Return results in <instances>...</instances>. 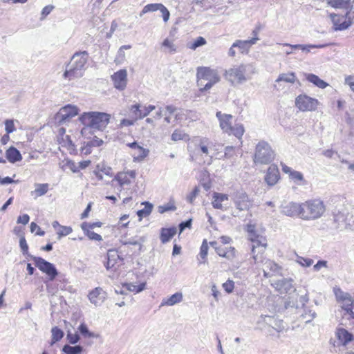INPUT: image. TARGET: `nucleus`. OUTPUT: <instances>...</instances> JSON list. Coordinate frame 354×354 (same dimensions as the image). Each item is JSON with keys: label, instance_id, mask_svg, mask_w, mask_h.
Wrapping results in <instances>:
<instances>
[{"label": "nucleus", "instance_id": "f8f14e48", "mask_svg": "<svg viewBox=\"0 0 354 354\" xmlns=\"http://www.w3.org/2000/svg\"><path fill=\"white\" fill-rule=\"evenodd\" d=\"M332 213L333 216V222L336 224V228H339L346 223L348 212L344 205L341 204L337 205L333 210Z\"/></svg>", "mask_w": 354, "mask_h": 354}, {"label": "nucleus", "instance_id": "2f4dec72", "mask_svg": "<svg viewBox=\"0 0 354 354\" xmlns=\"http://www.w3.org/2000/svg\"><path fill=\"white\" fill-rule=\"evenodd\" d=\"M183 300V295L181 292H176L167 299L162 301L161 306H174L180 303Z\"/></svg>", "mask_w": 354, "mask_h": 354}, {"label": "nucleus", "instance_id": "2eb2a0df", "mask_svg": "<svg viewBox=\"0 0 354 354\" xmlns=\"http://www.w3.org/2000/svg\"><path fill=\"white\" fill-rule=\"evenodd\" d=\"M292 282L293 281L291 279L282 278L274 281L272 285L281 293H288L295 290Z\"/></svg>", "mask_w": 354, "mask_h": 354}, {"label": "nucleus", "instance_id": "ea45409f", "mask_svg": "<svg viewBox=\"0 0 354 354\" xmlns=\"http://www.w3.org/2000/svg\"><path fill=\"white\" fill-rule=\"evenodd\" d=\"M142 205H144L145 207L137 212V215L140 218V220H141L143 217L149 216L153 209V205L149 202H143Z\"/></svg>", "mask_w": 354, "mask_h": 354}, {"label": "nucleus", "instance_id": "7c9ffc66", "mask_svg": "<svg viewBox=\"0 0 354 354\" xmlns=\"http://www.w3.org/2000/svg\"><path fill=\"white\" fill-rule=\"evenodd\" d=\"M176 234V228L171 227L169 228L162 227L160 230V241L162 243L169 242Z\"/></svg>", "mask_w": 354, "mask_h": 354}, {"label": "nucleus", "instance_id": "20e7f679", "mask_svg": "<svg viewBox=\"0 0 354 354\" xmlns=\"http://www.w3.org/2000/svg\"><path fill=\"white\" fill-rule=\"evenodd\" d=\"M197 84L200 91L204 92L210 89L220 81V77L216 71L208 67H198L196 73Z\"/></svg>", "mask_w": 354, "mask_h": 354}, {"label": "nucleus", "instance_id": "f3484780", "mask_svg": "<svg viewBox=\"0 0 354 354\" xmlns=\"http://www.w3.org/2000/svg\"><path fill=\"white\" fill-rule=\"evenodd\" d=\"M280 178V174L277 166L274 164L271 165L267 170L265 176V181L269 186H273L277 184Z\"/></svg>", "mask_w": 354, "mask_h": 354}, {"label": "nucleus", "instance_id": "423d86ee", "mask_svg": "<svg viewBox=\"0 0 354 354\" xmlns=\"http://www.w3.org/2000/svg\"><path fill=\"white\" fill-rule=\"evenodd\" d=\"M274 157L275 153L268 142L261 140L257 143L253 156V161L256 165L270 164Z\"/></svg>", "mask_w": 354, "mask_h": 354}, {"label": "nucleus", "instance_id": "72a5a7b5", "mask_svg": "<svg viewBox=\"0 0 354 354\" xmlns=\"http://www.w3.org/2000/svg\"><path fill=\"white\" fill-rule=\"evenodd\" d=\"M145 241H146V238L145 236H140L138 239H136L134 237V238H131V239H129L127 240H121V243L124 245H132L138 246V251H139V253H140L142 251V246H143L142 244H143V243L145 242Z\"/></svg>", "mask_w": 354, "mask_h": 354}, {"label": "nucleus", "instance_id": "5701e85b", "mask_svg": "<svg viewBox=\"0 0 354 354\" xmlns=\"http://www.w3.org/2000/svg\"><path fill=\"white\" fill-rule=\"evenodd\" d=\"M216 116L219 120L221 129L224 132L227 133L232 127L230 120L232 118V115L230 114L222 113L221 111H217Z\"/></svg>", "mask_w": 354, "mask_h": 354}, {"label": "nucleus", "instance_id": "7ed1b4c3", "mask_svg": "<svg viewBox=\"0 0 354 354\" xmlns=\"http://www.w3.org/2000/svg\"><path fill=\"white\" fill-rule=\"evenodd\" d=\"M256 73V68L253 64H242L225 71V77L232 84H242L251 80Z\"/></svg>", "mask_w": 354, "mask_h": 354}, {"label": "nucleus", "instance_id": "bf43d9fd", "mask_svg": "<svg viewBox=\"0 0 354 354\" xmlns=\"http://www.w3.org/2000/svg\"><path fill=\"white\" fill-rule=\"evenodd\" d=\"M30 229L31 232H34L36 230V235L44 236L45 234V232L41 230L40 227L35 222L30 223Z\"/></svg>", "mask_w": 354, "mask_h": 354}, {"label": "nucleus", "instance_id": "e2e57ef3", "mask_svg": "<svg viewBox=\"0 0 354 354\" xmlns=\"http://www.w3.org/2000/svg\"><path fill=\"white\" fill-rule=\"evenodd\" d=\"M223 288L227 293H231L234 288V281L232 280H227L226 282L223 283Z\"/></svg>", "mask_w": 354, "mask_h": 354}, {"label": "nucleus", "instance_id": "f704fd0d", "mask_svg": "<svg viewBox=\"0 0 354 354\" xmlns=\"http://www.w3.org/2000/svg\"><path fill=\"white\" fill-rule=\"evenodd\" d=\"M48 183H37L35 184V189L31 192V195L35 196V198L39 197L45 195L48 190Z\"/></svg>", "mask_w": 354, "mask_h": 354}, {"label": "nucleus", "instance_id": "4c0bfd02", "mask_svg": "<svg viewBox=\"0 0 354 354\" xmlns=\"http://www.w3.org/2000/svg\"><path fill=\"white\" fill-rule=\"evenodd\" d=\"M296 80L297 77L295 73L291 72L288 73H281L276 80V82H285L293 84L296 82Z\"/></svg>", "mask_w": 354, "mask_h": 354}, {"label": "nucleus", "instance_id": "393cba45", "mask_svg": "<svg viewBox=\"0 0 354 354\" xmlns=\"http://www.w3.org/2000/svg\"><path fill=\"white\" fill-rule=\"evenodd\" d=\"M279 266L274 263V261L271 260H266V262L263 264V274L266 277H270L271 276L274 275L275 273L279 272Z\"/></svg>", "mask_w": 354, "mask_h": 354}, {"label": "nucleus", "instance_id": "6e6552de", "mask_svg": "<svg viewBox=\"0 0 354 354\" xmlns=\"http://www.w3.org/2000/svg\"><path fill=\"white\" fill-rule=\"evenodd\" d=\"M250 241L252 242L251 252L252 254V258L254 263H257L261 261V256H259V254H262L267 245L266 239L257 234V236L251 235Z\"/></svg>", "mask_w": 354, "mask_h": 354}, {"label": "nucleus", "instance_id": "ddd939ff", "mask_svg": "<svg viewBox=\"0 0 354 354\" xmlns=\"http://www.w3.org/2000/svg\"><path fill=\"white\" fill-rule=\"evenodd\" d=\"M114 87L120 91L125 89L127 84V71L126 69H120L111 75Z\"/></svg>", "mask_w": 354, "mask_h": 354}, {"label": "nucleus", "instance_id": "37998d69", "mask_svg": "<svg viewBox=\"0 0 354 354\" xmlns=\"http://www.w3.org/2000/svg\"><path fill=\"white\" fill-rule=\"evenodd\" d=\"M162 3H149L146 5L140 12V17H142L143 15L150 12H156L160 10Z\"/></svg>", "mask_w": 354, "mask_h": 354}, {"label": "nucleus", "instance_id": "c756f323", "mask_svg": "<svg viewBox=\"0 0 354 354\" xmlns=\"http://www.w3.org/2000/svg\"><path fill=\"white\" fill-rule=\"evenodd\" d=\"M259 39V38H252L248 40H236L233 43L232 47L239 48L241 52L248 50L250 47L255 44Z\"/></svg>", "mask_w": 354, "mask_h": 354}, {"label": "nucleus", "instance_id": "473e14b6", "mask_svg": "<svg viewBox=\"0 0 354 354\" xmlns=\"http://www.w3.org/2000/svg\"><path fill=\"white\" fill-rule=\"evenodd\" d=\"M338 339L346 345L353 339V335L344 328H338L337 331Z\"/></svg>", "mask_w": 354, "mask_h": 354}, {"label": "nucleus", "instance_id": "412c9836", "mask_svg": "<svg viewBox=\"0 0 354 354\" xmlns=\"http://www.w3.org/2000/svg\"><path fill=\"white\" fill-rule=\"evenodd\" d=\"M330 17L331 18L333 26V29L334 31H340L348 29L350 27V23L345 22V21H342L344 18H342V16L340 17L336 14H330Z\"/></svg>", "mask_w": 354, "mask_h": 354}, {"label": "nucleus", "instance_id": "bb28decb", "mask_svg": "<svg viewBox=\"0 0 354 354\" xmlns=\"http://www.w3.org/2000/svg\"><path fill=\"white\" fill-rule=\"evenodd\" d=\"M212 198L213 201L212 204L213 207L215 209H223L224 207L222 203L228 201L229 197L227 194L214 192L212 195Z\"/></svg>", "mask_w": 354, "mask_h": 354}, {"label": "nucleus", "instance_id": "49530a36", "mask_svg": "<svg viewBox=\"0 0 354 354\" xmlns=\"http://www.w3.org/2000/svg\"><path fill=\"white\" fill-rule=\"evenodd\" d=\"M304 313L301 315V317L305 320L306 323L310 322L315 317L316 313L308 308L304 307Z\"/></svg>", "mask_w": 354, "mask_h": 354}, {"label": "nucleus", "instance_id": "a19ab883", "mask_svg": "<svg viewBox=\"0 0 354 354\" xmlns=\"http://www.w3.org/2000/svg\"><path fill=\"white\" fill-rule=\"evenodd\" d=\"M244 133V127L243 124H236L232 126L230 129L227 132L229 135H234L237 138H241Z\"/></svg>", "mask_w": 354, "mask_h": 354}, {"label": "nucleus", "instance_id": "864d4df0", "mask_svg": "<svg viewBox=\"0 0 354 354\" xmlns=\"http://www.w3.org/2000/svg\"><path fill=\"white\" fill-rule=\"evenodd\" d=\"M73 230L69 226H60V229L57 232L58 239H59L62 236H67L72 232Z\"/></svg>", "mask_w": 354, "mask_h": 354}, {"label": "nucleus", "instance_id": "1a4fd4ad", "mask_svg": "<svg viewBox=\"0 0 354 354\" xmlns=\"http://www.w3.org/2000/svg\"><path fill=\"white\" fill-rule=\"evenodd\" d=\"M319 105V101L311 97L306 94L299 95L295 98V106L301 111H315Z\"/></svg>", "mask_w": 354, "mask_h": 354}, {"label": "nucleus", "instance_id": "69168bd1", "mask_svg": "<svg viewBox=\"0 0 354 354\" xmlns=\"http://www.w3.org/2000/svg\"><path fill=\"white\" fill-rule=\"evenodd\" d=\"M297 261L300 265H301L302 266H304V267H309L313 263V261L312 259H310L303 258V257H298Z\"/></svg>", "mask_w": 354, "mask_h": 354}, {"label": "nucleus", "instance_id": "cd10ccee", "mask_svg": "<svg viewBox=\"0 0 354 354\" xmlns=\"http://www.w3.org/2000/svg\"><path fill=\"white\" fill-rule=\"evenodd\" d=\"M6 156L7 160L11 163H15L22 160L20 151L15 147H10L7 149Z\"/></svg>", "mask_w": 354, "mask_h": 354}, {"label": "nucleus", "instance_id": "4d7b16f0", "mask_svg": "<svg viewBox=\"0 0 354 354\" xmlns=\"http://www.w3.org/2000/svg\"><path fill=\"white\" fill-rule=\"evenodd\" d=\"M176 209V207L174 204L167 203L164 205H161L158 207V212L160 214H163L168 211H175Z\"/></svg>", "mask_w": 354, "mask_h": 354}, {"label": "nucleus", "instance_id": "79ce46f5", "mask_svg": "<svg viewBox=\"0 0 354 354\" xmlns=\"http://www.w3.org/2000/svg\"><path fill=\"white\" fill-rule=\"evenodd\" d=\"M51 334H52V339H51V344H53L59 341H60L64 335V331L58 328L57 326L53 327L51 329Z\"/></svg>", "mask_w": 354, "mask_h": 354}, {"label": "nucleus", "instance_id": "5fc2aeb1", "mask_svg": "<svg viewBox=\"0 0 354 354\" xmlns=\"http://www.w3.org/2000/svg\"><path fill=\"white\" fill-rule=\"evenodd\" d=\"M206 44V40L203 37H198L192 44L189 48L192 50L196 49L198 47L202 46Z\"/></svg>", "mask_w": 354, "mask_h": 354}, {"label": "nucleus", "instance_id": "dca6fc26", "mask_svg": "<svg viewBox=\"0 0 354 354\" xmlns=\"http://www.w3.org/2000/svg\"><path fill=\"white\" fill-rule=\"evenodd\" d=\"M340 299L343 301L342 308L351 319H354V300L348 292H341Z\"/></svg>", "mask_w": 354, "mask_h": 354}, {"label": "nucleus", "instance_id": "09e8293b", "mask_svg": "<svg viewBox=\"0 0 354 354\" xmlns=\"http://www.w3.org/2000/svg\"><path fill=\"white\" fill-rule=\"evenodd\" d=\"M84 231V234L88 236V238L91 240L100 241L102 240L101 235L91 231L90 229L87 228H82Z\"/></svg>", "mask_w": 354, "mask_h": 354}, {"label": "nucleus", "instance_id": "c9c22d12", "mask_svg": "<svg viewBox=\"0 0 354 354\" xmlns=\"http://www.w3.org/2000/svg\"><path fill=\"white\" fill-rule=\"evenodd\" d=\"M328 3L335 8H344L348 10L350 8V0H329Z\"/></svg>", "mask_w": 354, "mask_h": 354}, {"label": "nucleus", "instance_id": "9d476101", "mask_svg": "<svg viewBox=\"0 0 354 354\" xmlns=\"http://www.w3.org/2000/svg\"><path fill=\"white\" fill-rule=\"evenodd\" d=\"M232 199L236 207L240 211L248 210L252 206V201L245 192H236L234 193Z\"/></svg>", "mask_w": 354, "mask_h": 354}, {"label": "nucleus", "instance_id": "13d9d810", "mask_svg": "<svg viewBox=\"0 0 354 354\" xmlns=\"http://www.w3.org/2000/svg\"><path fill=\"white\" fill-rule=\"evenodd\" d=\"M14 121L12 120H6L5 121V130L7 134H10L15 131Z\"/></svg>", "mask_w": 354, "mask_h": 354}, {"label": "nucleus", "instance_id": "aec40b11", "mask_svg": "<svg viewBox=\"0 0 354 354\" xmlns=\"http://www.w3.org/2000/svg\"><path fill=\"white\" fill-rule=\"evenodd\" d=\"M263 322L271 326L272 329L275 330L277 332H281L284 329V326L283 325V321L279 319L275 318L272 316L264 315L261 316Z\"/></svg>", "mask_w": 354, "mask_h": 354}, {"label": "nucleus", "instance_id": "f257e3e1", "mask_svg": "<svg viewBox=\"0 0 354 354\" xmlns=\"http://www.w3.org/2000/svg\"><path fill=\"white\" fill-rule=\"evenodd\" d=\"M111 115L104 112L89 111L83 113L79 118L84 125L82 135L93 133L96 131H104L109 124Z\"/></svg>", "mask_w": 354, "mask_h": 354}, {"label": "nucleus", "instance_id": "338daca9", "mask_svg": "<svg viewBox=\"0 0 354 354\" xmlns=\"http://www.w3.org/2000/svg\"><path fill=\"white\" fill-rule=\"evenodd\" d=\"M192 219H188L181 222L178 225L180 233H182L186 228H190L192 226Z\"/></svg>", "mask_w": 354, "mask_h": 354}, {"label": "nucleus", "instance_id": "6e6d98bb", "mask_svg": "<svg viewBox=\"0 0 354 354\" xmlns=\"http://www.w3.org/2000/svg\"><path fill=\"white\" fill-rule=\"evenodd\" d=\"M208 244L206 239H204L200 249L199 255L201 259H205L207 257L208 252Z\"/></svg>", "mask_w": 354, "mask_h": 354}, {"label": "nucleus", "instance_id": "0eeeda50", "mask_svg": "<svg viewBox=\"0 0 354 354\" xmlns=\"http://www.w3.org/2000/svg\"><path fill=\"white\" fill-rule=\"evenodd\" d=\"M30 258L34 261L35 266L46 274L48 281H53L58 276L59 272L53 263L40 257L30 255Z\"/></svg>", "mask_w": 354, "mask_h": 354}, {"label": "nucleus", "instance_id": "f03ea898", "mask_svg": "<svg viewBox=\"0 0 354 354\" xmlns=\"http://www.w3.org/2000/svg\"><path fill=\"white\" fill-rule=\"evenodd\" d=\"M88 59V53L86 50L75 53L66 66L63 73L64 79L71 81L82 77L86 68Z\"/></svg>", "mask_w": 354, "mask_h": 354}, {"label": "nucleus", "instance_id": "603ef678", "mask_svg": "<svg viewBox=\"0 0 354 354\" xmlns=\"http://www.w3.org/2000/svg\"><path fill=\"white\" fill-rule=\"evenodd\" d=\"M19 247L24 255H27L30 257V254L28 253V245L27 244L26 240L24 236H21V238L19 239Z\"/></svg>", "mask_w": 354, "mask_h": 354}, {"label": "nucleus", "instance_id": "774afa93", "mask_svg": "<svg viewBox=\"0 0 354 354\" xmlns=\"http://www.w3.org/2000/svg\"><path fill=\"white\" fill-rule=\"evenodd\" d=\"M162 46L163 47L168 48L169 49L170 53H174V52L176 51V48L175 46L174 45V44L172 43V41H171L168 39H165L163 41Z\"/></svg>", "mask_w": 354, "mask_h": 354}, {"label": "nucleus", "instance_id": "4468645a", "mask_svg": "<svg viewBox=\"0 0 354 354\" xmlns=\"http://www.w3.org/2000/svg\"><path fill=\"white\" fill-rule=\"evenodd\" d=\"M88 299L95 306H100L106 299V292L100 287L91 290L88 295Z\"/></svg>", "mask_w": 354, "mask_h": 354}, {"label": "nucleus", "instance_id": "c85d7f7f", "mask_svg": "<svg viewBox=\"0 0 354 354\" xmlns=\"http://www.w3.org/2000/svg\"><path fill=\"white\" fill-rule=\"evenodd\" d=\"M306 79L319 88H325L328 84L313 73H304Z\"/></svg>", "mask_w": 354, "mask_h": 354}, {"label": "nucleus", "instance_id": "e433bc0d", "mask_svg": "<svg viewBox=\"0 0 354 354\" xmlns=\"http://www.w3.org/2000/svg\"><path fill=\"white\" fill-rule=\"evenodd\" d=\"M83 351V347L80 345L71 346L65 344L62 349L64 354H80Z\"/></svg>", "mask_w": 354, "mask_h": 354}, {"label": "nucleus", "instance_id": "052dcab7", "mask_svg": "<svg viewBox=\"0 0 354 354\" xmlns=\"http://www.w3.org/2000/svg\"><path fill=\"white\" fill-rule=\"evenodd\" d=\"M200 189L198 187H195L192 192L187 196V201L189 203H192L195 200L196 197L198 194Z\"/></svg>", "mask_w": 354, "mask_h": 354}, {"label": "nucleus", "instance_id": "58836bf2", "mask_svg": "<svg viewBox=\"0 0 354 354\" xmlns=\"http://www.w3.org/2000/svg\"><path fill=\"white\" fill-rule=\"evenodd\" d=\"M149 151L147 149H145L142 147H138V149L134 152L133 161L134 162H141L148 155Z\"/></svg>", "mask_w": 354, "mask_h": 354}, {"label": "nucleus", "instance_id": "de8ad7c7", "mask_svg": "<svg viewBox=\"0 0 354 354\" xmlns=\"http://www.w3.org/2000/svg\"><path fill=\"white\" fill-rule=\"evenodd\" d=\"M188 135H187L183 131L176 129L171 134V140L174 141L187 140Z\"/></svg>", "mask_w": 354, "mask_h": 354}, {"label": "nucleus", "instance_id": "c03bdc74", "mask_svg": "<svg viewBox=\"0 0 354 354\" xmlns=\"http://www.w3.org/2000/svg\"><path fill=\"white\" fill-rule=\"evenodd\" d=\"M146 286L145 283H141L139 285H133L132 283H126L123 286V287L126 288L127 290L131 292H135L136 293L140 292L145 290Z\"/></svg>", "mask_w": 354, "mask_h": 354}, {"label": "nucleus", "instance_id": "0e129e2a", "mask_svg": "<svg viewBox=\"0 0 354 354\" xmlns=\"http://www.w3.org/2000/svg\"><path fill=\"white\" fill-rule=\"evenodd\" d=\"M162 14V17L165 22H167L169 19L170 12L168 9L162 4L160 10Z\"/></svg>", "mask_w": 354, "mask_h": 354}, {"label": "nucleus", "instance_id": "9b49d317", "mask_svg": "<svg viewBox=\"0 0 354 354\" xmlns=\"http://www.w3.org/2000/svg\"><path fill=\"white\" fill-rule=\"evenodd\" d=\"M78 114V109L75 106L68 104L62 107L56 115V120L59 123H64L70 118Z\"/></svg>", "mask_w": 354, "mask_h": 354}, {"label": "nucleus", "instance_id": "4be33fe9", "mask_svg": "<svg viewBox=\"0 0 354 354\" xmlns=\"http://www.w3.org/2000/svg\"><path fill=\"white\" fill-rule=\"evenodd\" d=\"M210 142L207 138H201L196 140V150L198 152H201L202 154L205 155V156L212 157L209 153V150L211 149Z\"/></svg>", "mask_w": 354, "mask_h": 354}, {"label": "nucleus", "instance_id": "8fccbe9b", "mask_svg": "<svg viewBox=\"0 0 354 354\" xmlns=\"http://www.w3.org/2000/svg\"><path fill=\"white\" fill-rule=\"evenodd\" d=\"M353 5L350 6V8L346 10L347 12L344 15L342 16V18H344L345 22L350 23V26L354 24V11L352 10Z\"/></svg>", "mask_w": 354, "mask_h": 354}, {"label": "nucleus", "instance_id": "b1692460", "mask_svg": "<svg viewBox=\"0 0 354 354\" xmlns=\"http://www.w3.org/2000/svg\"><path fill=\"white\" fill-rule=\"evenodd\" d=\"M215 251L218 256L227 260H232L236 256V250L234 247H215Z\"/></svg>", "mask_w": 354, "mask_h": 354}, {"label": "nucleus", "instance_id": "3c124183", "mask_svg": "<svg viewBox=\"0 0 354 354\" xmlns=\"http://www.w3.org/2000/svg\"><path fill=\"white\" fill-rule=\"evenodd\" d=\"M66 339L71 344H76L80 339V335L75 333H72L70 330L67 331Z\"/></svg>", "mask_w": 354, "mask_h": 354}, {"label": "nucleus", "instance_id": "39448f33", "mask_svg": "<svg viewBox=\"0 0 354 354\" xmlns=\"http://www.w3.org/2000/svg\"><path fill=\"white\" fill-rule=\"evenodd\" d=\"M301 219L315 220L320 218L325 212L324 203L319 199L301 203Z\"/></svg>", "mask_w": 354, "mask_h": 354}, {"label": "nucleus", "instance_id": "a18cd8bd", "mask_svg": "<svg viewBox=\"0 0 354 354\" xmlns=\"http://www.w3.org/2000/svg\"><path fill=\"white\" fill-rule=\"evenodd\" d=\"M78 331L80 332V333L84 337H88V338H91V337H95V335L94 334V333L93 332H91L89 330H88V326H86V324L84 323H82L79 327H78Z\"/></svg>", "mask_w": 354, "mask_h": 354}, {"label": "nucleus", "instance_id": "6ab92c4d", "mask_svg": "<svg viewBox=\"0 0 354 354\" xmlns=\"http://www.w3.org/2000/svg\"><path fill=\"white\" fill-rule=\"evenodd\" d=\"M155 109L156 106L154 105H149L142 108L139 104H136L131 106V111L134 115L136 119H142L147 116Z\"/></svg>", "mask_w": 354, "mask_h": 354}, {"label": "nucleus", "instance_id": "680f3d73", "mask_svg": "<svg viewBox=\"0 0 354 354\" xmlns=\"http://www.w3.org/2000/svg\"><path fill=\"white\" fill-rule=\"evenodd\" d=\"M289 177L295 181H303L304 180L303 174L300 171H298L293 170L292 172H291Z\"/></svg>", "mask_w": 354, "mask_h": 354}, {"label": "nucleus", "instance_id": "a878e982", "mask_svg": "<svg viewBox=\"0 0 354 354\" xmlns=\"http://www.w3.org/2000/svg\"><path fill=\"white\" fill-rule=\"evenodd\" d=\"M123 261V259L120 257L117 250H109L107 252V261L104 264L106 268L109 270L114 267L117 261Z\"/></svg>", "mask_w": 354, "mask_h": 354}, {"label": "nucleus", "instance_id": "a211bd4d", "mask_svg": "<svg viewBox=\"0 0 354 354\" xmlns=\"http://www.w3.org/2000/svg\"><path fill=\"white\" fill-rule=\"evenodd\" d=\"M301 204L292 202L283 206L281 212L288 216H299L301 218Z\"/></svg>", "mask_w": 354, "mask_h": 354}]
</instances>
